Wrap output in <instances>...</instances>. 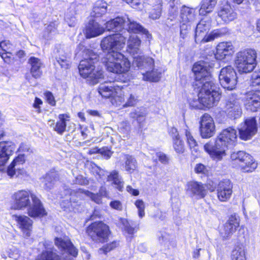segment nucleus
<instances>
[{
  "label": "nucleus",
  "mask_w": 260,
  "mask_h": 260,
  "mask_svg": "<svg viewBox=\"0 0 260 260\" xmlns=\"http://www.w3.org/2000/svg\"><path fill=\"white\" fill-rule=\"evenodd\" d=\"M118 245V244L116 242H113L106 246L103 247L102 248L100 249L99 250V252L100 253H104L105 254H106L108 252L111 251L116 247H117Z\"/></svg>",
  "instance_id": "nucleus-55"
},
{
  "label": "nucleus",
  "mask_w": 260,
  "mask_h": 260,
  "mask_svg": "<svg viewBox=\"0 0 260 260\" xmlns=\"http://www.w3.org/2000/svg\"><path fill=\"white\" fill-rule=\"evenodd\" d=\"M251 85L252 87H260V72L253 73L251 76Z\"/></svg>",
  "instance_id": "nucleus-53"
},
{
  "label": "nucleus",
  "mask_w": 260,
  "mask_h": 260,
  "mask_svg": "<svg viewBox=\"0 0 260 260\" xmlns=\"http://www.w3.org/2000/svg\"><path fill=\"white\" fill-rule=\"evenodd\" d=\"M126 37L123 34L117 33L107 36L103 39L101 46L107 54L121 53L120 51L124 48Z\"/></svg>",
  "instance_id": "nucleus-8"
},
{
  "label": "nucleus",
  "mask_w": 260,
  "mask_h": 260,
  "mask_svg": "<svg viewBox=\"0 0 260 260\" xmlns=\"http://www.w3.org/2000/svg\"><path fill=\"white\" fill-rule=\"evenodd\" d=\"M185 189L187 194L197 199L204 198L207 193L205 186L202 183L197 181L187 182L185 186Z\"/></svg>",
  "instance_id": "nucleus-19"
},
{
  "label": "nucleus",
  "mask_w": 260,
  "mask_h": 260,
  "mask_svg": "<svg viewBox=\"0 0 260 260\" xmlns=\"http://www.w3.org/2000/svg\"><path fill=\"white\" fill-rule=\"evenodd\" d=\"M58 178V174L54 171L47 173L44 177V188L47 190L53 188Z\"/></svg>",
  "instance_id": "nucleus-40"
},
{
  "label": "nucleus",
  "mask_w": 260,
  "mask_h": 260,
  "mask_svg": "<svg viewBox=\"0 0 260 260\" xmlns=\"http://www.w3.org/2000/svg\"><path fill=\"white\" fill-rule=\"evenodd\" d=\"M125 16L124 17H117L114 19H111L107 21L105 23L106 28L108 31H124L125 27Z\"/></svg>",
  "instance_id": "nucleus-35"
},
{
  "label": "nucleus",
  "mask_w": 260,
  "mask_h": 260,
  "mask_svg": "<svg viewBox=\"0 0 260 260\" xmlns=\"http://www.w3.org/2000/svg\"><path fill=\"white\" fill-rule=\"evenodd\" d=\"M135 205L138 210V215L140 218H143L145 216V204L142 200H137L135 201Z\"/></svg>",
  "instance_id": "nucleus-50"
},
{
  "label": "nucleus",
  "mask_w": 260,
  "mask_h": 260,
  "mask_svg": "<svg viewBox=\"0 0 260 260\" xmlns=\"http://www.w3.org/2000/svg\"><path fill=\"white\" fill-rule=\"evenodd\" d=\"M180 36L182 38H185L188 32V30L190 29V25L191 23H185L182 22V20L180 21Z\"/></svg>",
  "instance_id": "nucleus-52"
},
{
  "label": "nucleus",
  "mask_w": 260,
  "mask_h": 260,
  "mask_svg": "<svg viewBox=\"0 0 260 260\" xmlns=\"http://www.w3.org/2000/svg\"><path fill=\"white\" fill-rule=\"evenodd\" d=\"M44 95L47 103L49 104L52 106H54L56 105V101L52 92L50 91H47L44 93Z\"/></svg>",
  "instance_id": "nucleus-60"
},
{
  "label": "nucleus",
  "mask_w": 260,
  "mask_h": 260,
  "mask_svg": "<svg viewBox=\"0 0 260 260\" xmlns=\"http://www.w3.org/2000/svg\"><path fill=\"white\" fill-rule=\"evenodd\" d=\"M125 27L123 34V36L127 37L128 34L131 32H134V34L141 33L145 35L146 38L149 40L151 39V35L148 31L144 28L141 25L137 23L136 21L132 20L127 16H125Z\"/></svg>",
  "instance_id": "nucleus-18"
},
{
  "label": "nucleus",
  "mask_w": 260,
  "mask_h": 260,
  "mask_svg": "<svg viewBox=\"0 0 260 260\" xmlns=\"http://www.w3.org/2000/svg\"><path fill=\"white\" fill-rule=\"evenodd\" d=\"M143 67L138 68L141 71L145 70V72L141 71L143 79L150 82H157L160 78V72L154 68V60L150 57H146L143 61H141Z\"/></svg>",
  "instance_id": "nucleus-13"
},
{
  "label": "nucleus",
  "mask_w": 260,
  "mask_h": 260,
  "mask_svg": "<svg viewBox=\"0 0 260 260\" xmlns=\"http://www.w3.org/2000/svg\"><path fill=\"white\" fill-rule=\"evenodd\" d=\"M145 116L146 112L144 109L137 108L129 113L130 117L136 119L140 125L145 120Z\"/></svg>",
  "instance_id": "nucleus-46"
},
{
  "label": "nucleus",
  "mask_w": 260,
  "mask_h": 260,
  "mask_svg": "<svg viewBox=\"0 0 260 260\" xmlns=\"http://www.w3.org/2000/svg\"><path fill=\"white\" fill-rule=\"evenodd\" d=\"M211 22L205 18L202 19L197 24L195 31V40L196 42H203V38L207 37V32L210 29Z\"/></svg>",
  "instance_id": "nucleus-30"
},
{
  "label": "nucleus",
  "mask_w": 260,
  "mask_h": 260,
  "mask_svg": "<svg viewBox=\"0 0 260 260\" xmlns=\"http://www.w3.org/2000/svg\"><path fill=\"white\" fill-rule=\"evenodd\" d=\"M200 130L201 137L204 139L209 138L214 135L215 132L214 121L208 114H205L201 117Z\"/></svg>",
  "instance_id": "nucleus-15"
},
{
  "label": "nucleus",
  "mask_w": 260,
  "mask_h": 260,
  "mask_svg": "<svg viewBox=\"0 0 260 260\" xmlns=\"http://www.w3.org/2000/svg\"><path fill=\"white\" fill-rule=\"evenodd\" d=\"M185 135L187 144L190 148L192 154L197 156L199 154V146L187 126L186 128L185 129Z\"/></svg>",
  "instance_id": "nucleus-37"
},
{
  "label": "nucleus",
  "mask_w": 260,
  "mask_h": 260,
  "mask_svg": "<svg viewBox=\"0 0 260 260\" xmlns=\"http://www.w3.org/2000/svg\"><path fill=\"white\" fill-rule=\"evenodd\" d=\"M218 78L221 86L225 89L232 90L236 88L238 78L236 71L231 66L222 68Z\"/></svg>",
  "instance_id": "nucleus-11"
},
{
  "label": "nucleus",
  "mask_w": 260,
  "mask_h": 260,
  "mask_svg": "<svg viewBox=\"0 0 260 260\" xmlns=\"http://www.w3.org/2000/svg\"><path fill=\"white\" fill-rule=\"evenodd\" d=\"M28 63L30 64V73L32 76L35 78L41 77L42 72L41 67L43 63L41 60L35 57H31L28 60Z\"/></svg>",
  "instance_id": "nucleus-36"
},
{
  "label": "nucleus",
  "mask_w": 260,
  "mask_h": 260,
  "mask_svg": "<svg viewBox=\"0 0 260 260\" xmlns=\"http://www.w3.org/2000/svg\"><path fill=\"white\" fill-rule=\"evenodd\" d=\"M0 56L7 63H10L13 60L12 54L9 52H0Z\"/></svg>",
  "instance_id": "nucleus-59"
},
{
  "label": "nucleus",
  "mask_w": 260,
  "mask_h": 260,
  "mask_svg": "<svg viewBox=\"0 0 260 260\" xmlns=\"http://www.w3.org/2000/svg\"><path fill=\"white\" fill-rule=\"evenodd\" d=\"M197 9L185 6L182 7L180 11V18L182 22L192 23L197 20Z\"/></svg>",
  "instance_id": "nucleus-34"
},
{
  "label": "nucleus",
  "mask_w": 260,
  "mask_h": 260,
  "mask_svg": "<svg viewBox=\"0 0 260 260\" xmlns=\"http://www.w3.org/2000/svg\"><path fill=\"white\" fill-rule=\"evenodd\" d=\"M87 233L93 240L104 242L107 241L110 231L109 226L103 222H95L87 228Z\"/></svg>",
  "instance_id": "nucleus-12"
},
{
  "label": "nucleus",
  "mask_w": 260,
  "mask_h": 260,
  "mask_svg": "<svg viewBox=\"0 0 260 260\" xmlns=\"http://www.w3.org/2000/svg\"><path fill=\"white\" fill-rule=\"evenodd\" d=\"M122 94H119L118 96H116L112 101V105L115 107H121L122 108L133 106L136 104L137 98L132 93H131L127 88L121 87Z\"/></svg>",
  "instance_id": "nucleus-16"
},
{
  "label": "nucleus",
  "mask_w": 260,
  "mask_h": 260,
  "mask_svg": "<svg viewBox=\"0 0 260 260\" xmlns=\"http://www.w3.org/2000/svg\"><path fill=\"white\" fill-rule=\"evenodd\" d=\"M75 184L86 185L88 184V180L82 175L77 176L74 181Z\"/></svg>",
  "instance_id": "nucleus-61"
},
{
  "label": "nucleus",
  "mask_w": 260,
  "mask_h": 260,
  "mask_svg": "<svg viewBox=\"0 0 260 260\" xmlns=\"http://www.w3.org/2000/svg\"><path fill=\"white\" fill-rule=\"evenodd\" d=\"M173 147L175 152L178 154H182L184 152V142L180 138H176L173 140Z\"/></svg>",
  "instance_id": "nucleus-47"
},
{
  "label": "nucleus",
  "mask_w": 260,
  "mask_h": 260,
  "mask_svg": "<svg viewBox=\"0 0 260 260\" xmlns=\"http://www.w3.org/2000/svg\"><path fill=\"white\" fill-rule=\"evenodd\" d=\"M123 159L125 161L123 165L124 170L129 173H133L137 168V162L135 158L129 154H123Z\"/></svg>",
  "instance_id": "nucleus-41"
},
{
  "label": "nucleus",
  "mask_w": 260,
  "mask_h": 260,
  "mask_svg": "<svg viewBox=\"0 0 260 260\" xmlns=\"http://www.w3.org/2000/svg\"><path fill=\"white\" fill-rule=\"evenodd\" d=\"M55 58L56 61L62 68L67 69L69 67L70 54L66 51V48L64 46L59 45L57 47Z\"/></svg>",
  "instance_id": "nucleus-28"
},
{
  "label": "nucleus",
  "mask_w": 260,
  "mask_h": 260,
  "mask_svg": "<svg viewBox=\"0 0 260 260\" xmlns=\"http://www.w3.org/2000/svg\"><path fill=\"white\" fill-rule=\"evenodd\" d=\"M100 153L106 159L109 158L112 154V152L107 148L100 149Z\"/></svg>",
  "instance_id": "nucleus-64"
},
{
  "label": "nucleus",
  "mask_w": 260,
  "mask_h": 260,
  "mask_svg": "<svg viewBox=\"0 0 260 260\" xmlns=\"http://www.w3.org/2000/svg\"><path fill=\"white\" fill-rule=\"evenodd\" d=\"M161 6H158L155 8L151 10L149 13V17L152 19H157L161 15Z\"/></svg>",
  "instance_id": "nucleus-54"
},
{
  "label": "nucleus",
  "mask_w": 260,
  "mask_h": 260,
  "mask_svg": "<svg viewBox=\"0 0 260 260\" xmlns=\"http://www.w3.org/2000/svg\"><path fill=\"white\" fill-rule=\"evenodd\" d=\"M102 61L108 72L117 74L126 73L131 68L130 61L122 53L107 54Z\"/></svg>",
  "instance_id": "nucleus-6"
},
{
  "label": "nucleus",
  "mask_w": 260,
  "mask_h": 260,
  "mask_svg": "<svg viewBox=\"0 0 260 260\" xmlns=\"http://www.w3.org/2000/svg\"><path fill=\"white\" fill-rule=\"evenodd\" d=\"M230 34L229 30L226 27L216 29L211 31L207 37L203 38L204 43L213 41L215 39L223 37Z\"/></svg>",
  "instance_id": "nucleus-39"
},
{
  "label": "nucleus",
  "mask_w": 260,
  "mask_h": 260,
  "mask_svg": "<svg viewBox=\"0 0 260 260\" xmlns=\"http://www.w3.org/2000/svg\"><path fill=\"white\" fill-rule=\"evenodd\" d=\"M239 226V217L236 215H232L220 229V234L224 238H226L232 235Z\"/></svg>",
  "instance_id": "nucleus-25"
},
{
  "label": "nucleus",
  "mask_w": 260,
  "mask_h": 260,
  "mask_svg": "<svg viewBox=\"0 0 260 260\" xmlns=\"http://www.w3.org/2000/svg\"><path fill=\"white\" fill-rule=\"evenodd\" d=\"M79 128L81 136L83 137V139H86L87 138L89 133H90V131H94V127L93 124H90L89 127L85 125H80Z\"/></svg>",
  "instance_id": "nucleus-48"
},
{
  "label": "nucleus",
  "mask_w": 260,
  "mask_h": 260,
  "mask_svg": "<svg viewBox=\"0 0 260 260\" xmlns=\"http://www.w3.org/2000/svg\"><path fill=\"white\" fill-rule=\"evenodd\" d=\"M141 41L136 34H132L127 40V52L131 55L133 58V64L138 68L143 67L141 61H143L146 57L142 55L140 49Z\"/></svg>",
  "instance_id": "nucleus-10"
},
{
  "label": "nucleus",
  "mask_w": 260,
  "mask_h": 260,
  "mask_svg": "<svg viewBox=\"0 0 260 260\" xmlns=\"http://www.w3.org/2000/svg\"><path fill=\"white\" fill-rule=\"evenodd\" d=\"M108 181H111L115 187L119 191H122L124 186V181L118 171L114 170L109 175L106 176Z\"/></svg>",
  "instance_id": "nucleus-38"
},
{
  "label": "nucleus",
  "mask_w": 260,
  "mask_h": 260,
  "mask_svg": "<svg viewBox=\"0 0 260 260\" xmlns=\"http://www.w3.org/2000/svg\"><path fill=\"white\" fill-rule=\"evenodd\" d=\"M12 199L11 208L13 209L23 210L27 208V214L32 218L43 217L47 215L43 203L30 190H18L12 195Z\"/></svg>",
  "instance_id": "nucleus-2"
},
{
  "label": "nucleus",
  "mask_w": 260,
  "mask_h": 260,
  "mask_svg": "<svg viewBox=\"0 0 260 260\" xmlns=\"http://www.w3.org/2000/svg\"><path fill=\"white\" fill-rule=\"evenodd\" d=\"M121 87L114 85L111 82H105L104 83L100 85L98 88V92L103 98H111V102L112 104V101L116 96H118L119 94H122Z\"/></svg>",
  "instance_id": "nucleus-17"
},
{
  "label": "nucleus",
  "mask_w": 260,
  "mask_h": 260,
  "mask_svg": "<svg viewBox=\"0 0 260 260\" xmlns=\"http://www.w3.org/2000/svg\"><path fill=\"white\" fill-rule=\"evenodd\" d=\"M257 53L254 49H245L236 53L235 63L239 73H248L255 68Z\"/></svg>",
  "instance_id": "nucleus-7"
},
{
  "label": "nucleus",
  "mask_w": 260,
  "mask_h": 260,
  "mask_svg": "<svg viewBox=\"0 0 260 260\" xmlns=\"http://www.w3.org/2000/svg\"><path fill=\"white\" fill-rule=\"evenodd\" d=\"M86 167L94 175L98 176L100 179L102 180H105L106 179L107 172L101 169L96 164L92 162H89L86 164Z\"/></svg>",
  "instance_id": "nucleus-44"
},
{
  "label": "nucleus",
  "mask_w": 260,
  "mask_h": 260,
  "mask_svg": "<svg viewBox=\"0 0 260 260\" xmlns=\"http://www.w3.org/2000/svg\"><path fill=\"white\" fill-rule=\"evenodd\" d=\"M237 136V131L235 128L228 127L222 131L215 142L210 141L205 144L204 149L213 160L220 161L226 155L225 149L236 145Z\"/></svg>",
  "instance_id": "nucleus-3"
},
{
  "label": "nucleus",
  "mask_w": 260,
  "mask_h": 260,
  "mask_svg": "<svg viewBox=\"0 0 260 260\" xmlns=\"http://www.w3.org/2000/svg\"><path fill=\"white\" fill-rule=\"evenodd\" d=\"M16 145L12 141H2L0 142V159L1 164L4 165L16 150Z\"/></svg>",
  "instance_id": "nucleus-26"
},
{
  "label": "nucleus",
  "mask_w": 260,
  "mask_h": 260,
  "mask_svg": "<svg viewBox=\"0 0 260 260\" xmlns=\"http://www.w3.org/2000/svg\"><path fill=\"white\" fill-rule=\"evenodd\" d=\"M233 184L230 180L225 179L220 181L217 186L218 199L221 202L228 201L233 192Z\"/></svg>",
  "instance_id": "nucleus-22"
},
{
  "label": "nucleus",
  "mask_w": 260,
  "mask_h": 260,
  "mask_svg": "<svg viewBox=\"0 0 260 260\" xmlns=\"http://www.w3.org/2000/svg\"><path fill=\"white\" fill-rule=\"evenodd\" d=\"M118 245V244L116 242H113L106 246L103 247L102 248L100 249L99 250V252L100 253H104L105 254H106L108 252L111 251L116 247H117Z\"/></svg>",
  "instance_id": "nucleus-57"
},
{
  "label": "nucleus",
  "mask_w": 260,
  "mask_h": 260,
  "mask_svg": "<svg viewBox=\"0 0 260 260\" xmlns=\"http://www.w3.org/2000/svg\"><path fill=\"white\" fill-rule=\"evenodd\" d=\"M234 52V47L231 42H221L216 47L215 57L216 59L221 60L224 58L226 56L232 54Z\"/></svg>",
  "instance_id": "nucleus-31"
},
{
  "label": "nucleus",
  "mask_w": 260,
  "mask_h": 260,
  "mask_svg": "<svg viewBox=\"0 0 260 260\" xmlns=\"http://www.w3.org/2000/svg\"><path fill=\"white\" fill-rule=\"evenodd\" d=\"M217 14L218 16L225 23H228L237 18V13L228 4L220 7Z\"/></svg>",
  "instance_id": "nucleus-33"
},
{
  "label": "nucleus",
  "mask_w": 260,
  "mask_h": 260,
  "mask_svg": "<svg viewBox=\"0 0 260 260\" xmlns=\"http://www.w3.org/2000/svg\"><path fill=\"white\" fill-rule=\"evenodd\" d=\"M118 245V244L116 242H113L106 246L103 247L102 248L100 249L99 250V252L100 253H104L105 254H106L108 252L111 251L116 247H117Z\"/></svg>",
  "instance_id": "nucleus-56"
},
{
  "label": "nucleus",
  "mask_w": 260,
  "mask_h": 260,
  "mask_svg": "<svg viewBox=\"0 0 260 260\" xmlns=\"http://www.w3.org/2000/svg\"><path fill=\"white\" fill-rule=\"evenodd\" d=\"M225 108L228 116L231 119H236L241 116V108L239 102L235 98L230 99L228 101Z\"/></svg>",
  "instance_id": "nucleus-27"
},
{
  "label": "nucleus",
  "mask_w": 260,
  "mask_h": 260,
  "mask_svg": "<svg viewBox=\"0 0 260 260\" xmlns=\"http://www.w3.org/2000/svg\"><path fill=\"white\" fill-rule=\"evenodd\" d=\"M239 137L243 140L250 139L256 133L257 123L254 117L246 119L238 127Z\"/></svg>",
  "instance_id": "nucleus-14"
},
{
  "label": "nucleus",
  "mask_w": 260,
  "mask_h": 260,
  "mask_svg": "<svg viewBox=\"0 0 260 260\" xmlns=\"http://www.w3.org/2000/svg\"><path fill=\"white\" fill-rule=\"evenodd\" d=\"M231 158L233 167L240 169L243 172H251L257 167L252 156L243 151L233 152Z\"/></svg>",
  "instance_id": "nucleus-9"
},
{
  "label": "nucleus",
  "mask_w": 260,
  "mask_h": 260,
  "mask_svg": "<svg viewBox=\"0 0 260 260\" xmlns=\"http://www.w3.org/2000/svg\"><path fill=\"white\" fill-rule=\"evenodd\" d=\"M13 219L17 223L19 228L25 237L30 236L32 229V220L27 216L13 215Z\"/></svg>",
  "instance_id": "nucleus-21"
},
{
  "label": "nucleus",
  "mask_w": 260,
  "mask_h": 260,
  "mask_svg": "<svg viewBox=\"0 0 260 260\" xmlns=\"http://www.w3.org/2000/svg\"><path fill=\"white\" fill-rule=\"evenodd\" d=\"M192 72L195 80L201 85L198 98H189L190 107L195 109L210 108L217 105L220 98L219 88L216 85L211 74L210 68L204 62L194 64Z\"/></svg>",
  "instance_id": "nucleus-1"
},
{
  "label": "nucleus",
  "mask_w": 260,
  "mask_h": 260,
  "mask_svg": "<svg viewBox=\"0 0 260 260\" xmlns=\"http://www.w3.org/2000/svg\"><path fill=\"white\" fill-rule=\"evenodd\" d=\"M64 191L66 192V199L62 200L60 203V206L64 211H71L73 210L75 207V204L81 199L82 194L89 198L96 204L102 203V197L99 193L95 194L81 188L76 190L69 189L65 190Z\"/></svg>",
  "instance_id": "nucleus-5"
},
{
  "label": "nucleus",
  "mask_w": 260,
  "mask_h": 260,
  "mask_svg": "<svg viewBox=\"0 0 260 260\" xmlns=\"http://www.w3.org/2000/svg\"><path fill=\"white\" fill-rule=\"evenodd\" d=\"M119 132L123 134H128L131 130L129 123L127 121L121 122L118 125Z\"/></svg>",
  "instance_id": "nucleus-51"
},
{
  "label": "nucleus",
  "mask_w": 260,
  "mask_h": 260,
  "mask_svg": "<svg viewBox=\"0 0 260 260\" xmlns=\"http://www.w3.org/2000/svg\"><path fill=\"white\" fill-rule=\"evenodd\" d=\"M70 116L68 114L58 115V120L55 122L54 120L49 119L48 125L59 135H62L66 131L67 123L69 121Z\"/></svg>",
  "instance_id": "nucleus-23"
},
{
  "label": "nucleus",
  "mask_w": 260,
  "mask_h": 260,
  "mask_svg": "<svg viewBox=\"0 0 260 260\" xmlns=\"http://www.w3.org/2000/svg\"><path fill=\"white\" fill-rule=\"evenodd\" d=\"M121 223L122 224V229L128 234L133 235L136 232L135 229L130 225L127 219H121Z\"/></svg>",
  "instance_id": "nucleus-49"
},
{
  "label": "nucleus",
  "mask_w": 260,
  "mask_h": 260,
  "mask_svg": "<svg viewBox=\"0 0 260 260\" xmlns=\"http://www.w3.org/2000/svg\"><path fill=\"white\" fill-rule=\"evenodd\" d=\"M194 171L198 174H205L207 172L206 167L202 164H197L194 168Z\"/></svg>",
  "instance_id": "nucleus-62"
},
{
  "label": "nucleus",
  "mask_w": 260,
  "mask_h": 260,
  "mask_svg": "<svg viewBox=\"0 0 260 260\" xmlns=\"http://www.w3.org/2000/svg\"><path fill=\"white\" fill-rule=\"evenodd\" d=\"M25 161L24 154L18 155L15 157L11 164L7 168V174L10 177H13L14 175L18 176L19 175L25 176L26 175V171L21 168Z\"/></svg>",
  "instance_id": "nucleus-20"
},
{
  "label": "nucleus",
  "mask_w": 260,
  "mask_h": 260,
  "mask_svg": "<svg viewBox=\"0 0 260 260\" xmlns=\"http://www.w3.org/2000/svg\"><path fill=\"white\" fill-rule=\"evenodd\" d=\"M65 21L70 27H74L77 23L76 18L74 16H71L69 14L66 15Z\"/></svg>",
  "instance_id": "nucleus-58"
},
{
  "label": "nucleus",
  "mask_w": 260,
  "mask_h": 260,
  "mask_svg": "<svg viewBox=\"0 0 260 260\" xmlns=\"http://www.w3.org/2000/svg\"><path fill=\"white\" fill-rule=\"evenodd\" d=\"M217 0H203L199 11L201 15H205L212 11L216 4Z\"/></svg>",
  "instance_id": "nucleus-43"
},
{
  "label": "nucleus",
  "mask_w": 260,
  "mask_h": 260,
  "mask_svg": "<svg viewBox=\"0 0 260 260\" xmlns=\"http://www.w3.org/2000/svg\"><path fill=\"white\" fill-rule=\"evenodd\" d=\"M110 207L115 210H121L122 209V205L119 201H113L110 203Z\"/></svg>",
  "instance_id": "nucleus-63"
},
{
  "label": "nucleus",
  "mask_w": 260,
  "mask_h": 260,
  "mask_svg": "<svg viewBox=\"0 0 260 260\" xmlns=\"http://www.w3.org/2000/svg\"><path fill=\"white\" fill-rule=\"evenodd\" d=\"M55 245L61 250L76 257L78 254L77 249L74 246L70 240L68 238H56L55 239Z\"/></svg>",
  "instance_id": "nucleus-32"
},
{
  "label": "nucleus",
  "mask_w": 260,
  "mask_h": 260,
  "mask_svg": "<svg viewBox=\"0 0 260 260\" xmlns=\"http://www.w3.org/2000/svg\"><path fill=\"white\" fill-rule=\"evenodd\" d=\"M105 31V28L93 20L89 21L85 29V35L87 38L96 37Z\"/></svg>",
  "instance_id": "nucleus-29"
},
{
  "label": "nucleus",
  "mask_w": 260,
  "mask_h": 260,
  "mask_svg": "<svg viewBox=\"0 0 260 260\" xmlns=\"http://www.w3.org/2000/svg\"><path fill=\"white\" fill-rule=\"evenodd\" d=\"M232 260H246V251L243 247L237 246L232 253Z\"/></svg>",
  "instance_id": "nucleus-45"
},
{
  "label": "nucleus",
  "mask_w": 260,
  "mask_h": 260,
  "mask_svg": "<svg viewBox=\"0 0 260 260\" xmlns=\"http://www.w3.org/2000/svg\"><path fill=\"white\" fill-rule=\"evenodd\" d=\"M107 4L103 1H97L93 8L91 15L92 17H101L107 12Z\"/></svg>",
  "instance_id": "nucleus-42"
},
{
  "label": "nucleus",
  "mask_w": 260,
  "mask_h": 260,
  "mask_svg": "<svg viewBox=\"0 0 260 260\" xmlns=\"http://www.w3.org/2000/svg\"><path fill=\"white\" fill-rule=\"evenodd\" d=\"M83 59L78 66L80 75L84 78H88L92 84L101 82L104 78V72L95 70V63L99 60V56L89 49H84L83 51Z\"/></svg>",
  "instance_id": "nucleus-4"
},
{
  "label": "nucleus",
  "mask_w": 260,
  "mask_h": 260,
  "mask_svg": "<svg viewBox=\"0 0 260 260\" xmlns=\"http://www.w3.org/2000/svg\"><path fill=\"white\" fill-rule=\"evenodd\" d=\"M245 105L247 110L252 112L256 111L260 107V91L252 90L247 93Z\"/></svg>",
  "instance_id": "nucleus-24"
}]
</instances>
